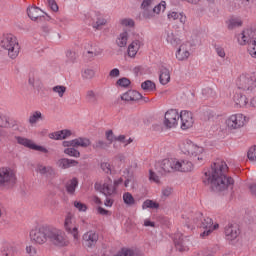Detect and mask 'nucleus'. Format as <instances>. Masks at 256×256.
Segmentation results:
<instances>
[{
  "label": "nucleus",
  "instance_id": "obj_41",
  "mask_svg": "<svg viewBox=\"0 0 256 256\" xmlns=\"http://www.w3.org/2000/svg\"><path fill=\"white\" fill-rule=\"evenodd\" d=\"M241 25H243V22L239 18H233L229 21L228 29H237V27H241Z\"/></svg>",
  "mask_w": 256,
  "mask_h": 256
},
{
  "label": "nucleus",
  "instance_id": "obj_30",
  "mask_svg": "<svg viewBox=\"0 0 256 256\" xmlns=\"http://www.w3.org/2000/svg\"><path fill=\"white\" fill-rule=\"evenodd\" d=\"M110 145H111V143H108L107 141L96 140L92 144V149H94V151H105V150H107L108 147H110Z\"/></svg>",
  "mask_w": 256,
  "mask_h": 256
},
{
  "label": "nucleus",
  "instance_id": "obj_10",
  "mask_svg": "<svg viewBox=\"0 0 256 256\" xmlns=\"http://www.w3.org/2000/svg\"><path fill=\"white\" fill-rule=\"evenodd\" d=\"M179 112L175 109L168 110L164 116V127L166 129H174L179 125Z\"/></svg>",
  "mask_w": 256,
  "mask_h": 256
},
{
  "label": "nucleus",
  "instance_id": "obj_31",
  "mask_svg": "<svg viewBox=\"0 0 256 256\" xmlns=\"http://www.w3.org/2000/svg\"><path fill=\"white\" fill-rule=\"evenodd\" d=\"M79 185V180L77 178H72L66 183V191L69 195H75V189Z\"/></svg>",
  "mask_w": 256,
  "mask_h": 256
},
{
  "label": "nucleus",
  "instance_id": "obj_7",
  "mask_svg": "<svg viewBox=\"0 0 256 256\" xmlns=\"http://www.w3.org/2000/svg\"><path fill=\"white\" fill-rule=\"evenodd\" d=\"M120 183H123L121 178L115 181L111 180V178H106L103 185L96 183L94 189L105 195V197H113L117 193V185H120Z\"/></svg>",
  "mask_w": 256,
  "mask_h": 256
},
{
  "label": "nucleus",
  "instance_id": "obj_61",
  "mask_svg": "<svg viewBox=\"0 0 256 256\" xmlns=\"http://www.w3.org/2000/svg\"><path fill=\"white\" fill-rule=\"evenodd\" d=\"M26 253L30 256H36L37 255V249L33 246H27L26 247Z\"/></svg>",
  "mask_w": 256,
  "mask_h": 256
},
{
  "label": "nucleus",
  "instance_id": "obj_56",
  "mask_svg": "<svg viewBox=\"0 0 256 256\" xmlns=\"http://www.w3.org/2000/svg\"><path fill=\"white\" fill-rule=\"evenodd\" d=\"M3 255L5 256H14L15 255V247L9 245L6 247V250L3 251Z\"/></svg>",
  "mask_w": 256,
  "mask_h": 256
},
{
  "label": "nucleus",
  "instance_id": "obj_35",
  "mask_svg": "<svg viewBox=\"0 0 256 256\" xmlns=\"http://www.w3.org/2000/svg\"><path fill=\"white\" fill-rule=\"evenodd\" d=\"M167 43H170L173 47H177V45L181 44V39H179L173 32H167L166 37Z\"/></svg>",
  "mask_w": 256,
  "mask_h": 256
},
{
  "label": "nucleus",
  "instance_id": "obj_44",
  "mask_svg": "<svg viewBox=\"0 0 256 256\" xmlns=\"http://www.w3.org/2000/svg\"><path fill=\"white\" fill-rule=\"evenodd\" d=\"M115 256H139L137 252L132 249L123 248L117 255Z\"/></svg>",
  "mask_w": 256,
  "mask_h": 256
},
{
  "label": "nucleus",
  "instance_id": "obj_27",
  "mask_svg": "<svg viewBox=\"0 0 256 256\" xmlns=\"http://www.w3.org/2000/svg\"><path fill=\"white\" fill-rule=\"evenodd\" d=\"M159 81L161 85H167L171 81V72L166 67L160 68Z\"/></svg>",
  "mask_w": 256,
  "mask_h": 256
},
{
  "label": "nucleus",
  "instance_id": "obj_46",
  "mask_svg": "<svg viewBox=\"0 0 256 256\" xmlns=\"http://www.w3.org/2000/svg\"><path fill=\"white\" fill-rule=\"evenodd\" d=\"M116 85H118L119 87L127 88L131 85V80L123 77L117 80Z\"/></svg>",
  "mask_w": 256,
  "mask_h": 256
},
{
  "label": "nucleus",
  "instance_id": "obj_45",
  "mask_svg": "<svg viewBox=\"0 0 256 256\" xmlns=\"http://www.w3.org/2000/svg\"><path fill=\"white\" fill-rule=\"evenodd\" d=\"M212 225H213V219L207 217L203 219L201 227L202 229H205V231H209Z\"/></svg>",
  "mask_w": 256,
  "mask_h": 256
},
{
  "label": "nucleus",
  "instance_id": "obj_64",
  "mask_svg": "<svg viewBox=\"0 0 256 256\" xmlns=\"http://www.w3.org/2000/svg\"><path fill=\"white\" fill-rule=\"evenodd\" d=\"M216 53L219 57H221L222 59L225 58V49H223V47L221 46H216Z\"/></svg>",
  "mask_w": 256,
  "mask_h": 256
},
{
  "label": "nucleus",
  "instance_id": "obj_5",
  "mask_svg": "<svg viewBox=\"0 0 256 256\" xmlns=\"http://www.w3.org/2000/svg\"><path fill=\"white\" fill-rule=\"evenodd\" d=\"M236 87L248 95L253 93L256 89V76L253 74H241L236 79Z\"/></svg>",
  "mask_w": 256,
  "mask_h": 256
},
{
  "label": "nucleus",
  "instance_id": "obj_39",
  "mask_svg": "<svg viewBox=\"0 0 256 256\" xmlns=\"http://www.w3.org/2000/svg\"><path fill=\"white\" fill-rule=\"evenodd\" d=\"M142 209H159V203L147 199L146 201L143 202Z\"/></svg>",
  "mask_w": 256,
  "mask_h": 256
},
{
  "label": "nucleus",
  "instance_id": "obj_47",
  "mask_svg": "<svg viewBox=\"0 0 256 256\" xmlns=\"http://www.w3.org/2000/svg\"><path fill=\"white\" fill-rule=\"evenodd\" d=\"M122 27H135V21L131 18H124L120 20Z\"/></svg>",
  "mask_w": 256,
  "mask_h": 256
},
{
  "label": "nucleus",
  "instance_id": "obj_33",
  "mask_svg": "<svg viewBox=\"0 0 256 256\" xmlns=\"http://www.w3.org/2000/svg\"><path fill=\"white\" fill-rule=\"evenodd\" d=\"M234 103L238 107H246L247 103H249V100L247 99V96L243 94H235L234 95Z\"/></svg>",
  "mask_w": 256,
  "mask_h": 256
},
{
  "label": "nucleus",
  "instance_id": "obj_54",
  "mask_svg": "<svg viewBox=\"0 0 256 256\" xmlns=\"http://www.w3.org/2000/svg\"><path fill=\"white\" fill-rule=\"evenodd\" d=\"M107 23V21L103 18H98L96 22L93 23V27L94 29H101V27H103V25H105Z\"/></svg>",
  "mask_w": 256,
  "mask_h": 256
},
{
  "label": "nucleus",
  "instance_id": "obj_25",
  "mask_svg": "<svg viewBox=\"0 0 256 256\" xmlns=\"http://www.w3.org/2000/svg\"><path fill=\"white\" fill-rule=\"evenodd\" d=\"M156 2L155 0H143L141 3V9L143 10V17L147 19V13H151L153 7H155Z\"/></svg>",
  "mask_w": 256,
  "mask_h": 256
},
{
  "label": "nucleus",
  "instance_id": "obj_3",
  "mask_svg": "<svg viewBox=\"0 0 256 256\" xmlns=\"http://www.w3.org/2000/svg\"><path fill=\"white\" fill-rule=\"evenodd\" d=\"M0 47L6 51L10 59H17L21 53L19 40L13 34H6L2 37Z\"/></svg>",
  "mask_w": 256,
  "mask_h": 256
},
{
  "label": "nucleus",
  "instance_id": "obj_60",
  "mask_svg": "<svg viewBox=\"0 0 256 256\" xmlns=\"http://www.w3.org/2000/svg\"><path fill=\"white\" fill-rule=\"evenodd\" d=\"M63 134L61 133V130L60 131H57V132H54V133H51L50 134V139H55L56 141H59L61 139H63Z\"/></svg>",
  "mask_w": 256,
  "mask_h": 256
},
{
  "label": "nucleus",
  "instance_id": "obj_36",
  "mask_svg": "<svg viewBox=\"0 0 256 256\" xmlns=\"http://www.w3.org/2000/svg\"><path fill=\"white\" fill-rule=\"evenodd\" d=\"M78 147H70V148H66L64 150L65 155H69V157H76L79 158L81 157V152H79V150H77Z\"/></svg>",
  "mask_w": 256,
  "mask_h": 256
},
{
  "label": "nucleus",
  "instance_id": "obj_42",
  "mask_svg": "<svg viewBox=\"0 0 256 256\" xmlns=\"http://www.w3.org/2000/svg\"><path fill=\"white\" fill-rule=\"evenodd\" d=\"M141 87L143 91H154L155 83H153L151 80H146L141 84Z\"/></svg>",
  "mask_w": 256,
  "mask_h": 256
},
{
  "label": "nucleus",
  "instance_id": "obj_55",
  "mask_svg": "<svg viewBox=\"0 0 256 256\" xmlns=\"http://www.w3.org/2000/svg\"><path fill=\"white\" fill-rule=\"evenodd\" d=\"M105 137H106L107 141H109L108 143H110V145L116 139L115 134H113V130L106 131Z\"/></svg>",
  "mask_w": 256,
  "mask_h": 256
},
{
  "label": "nucleus",
  "instance_id": "obj_4",
  "mask_svg": "<svg viewBox=\"0 0 256 256\" xmlns=\"http://www.w3.org/2000/svg\"><path fill=\"white\" fill-rule=\"evenodd\" d=\"M180 149L184 155H188L194 161L201 163L205 159V149L196 145L191 140H186L181 144Z\"/></svg>",
  "mask_w": 256,
  "mask_h": 256
},
{
  "label": "nucleus",
  "instance_id": "obj_59",
  "mask_svg": "<svg viewBox=\"0 0 256 256\" xmlns=\"http://www.w3.org/2000/svg\"><path fill=\"white\" fill-rule=\"evenodd\" d=\"M74 207H76V209H78V211H83V212L87 211V205H85L81 202L75 201L74 202Z\"/></svg>",
  "mask_w": 256,
  "mask_h": 256
},
{
  "label": "nucleus",
  "instance_id": "obj_51",
  "mask_svg": "<svg viewBox=\"0 0 256 256\" xmlns=\"http://www.w3.org/2000/svg\"><path fill=\"white\" fill-rule=\"evenodd\" d=\"M101 53H103V51H101L100 49H92L87 51V55L90 59H93V57H99Z\"/></svg>",
  "mask_w": 256,
  "mask_h": 256
},
{
  "label": "nucleus",
  "instance_id": "obj_37",
  "mask_svg": "<svg viewBox=\"0 0 256 256\" xmlns=\"http://www.w3.org/2000/svg\"><path fill=\"white\" fill-rule=\"evenodd\" d=\"M174 243L177 251H179L180 253L189 251V248L183 243V238H179V240L175 239Z\"/></svg>",
  "mask_w": 256,
  "mask_h": 256
},
{
  "label": "nucleus",
  "instance_id": "obj_50",
  "mask_svg": "<svg viewBox=\"0 0 256 256\" xmlns=\"http://www.w3.org/2000/svg\"><path fill=\"white\" fill-rule=\"evenodd\" d=\"M247 157H248L249 161H256V146H252L248 150Z\"/></svg>",
  "mask_w": 256,
  "mask_h": 256
},
{
  "label": "nucleus",
  "instance_id": "obj_24",
  "mask_svg": "<svg viewBox=\"0 0 256 256\" xmlns=\"http://www.w3.org/2000/svg\"><path fill=\"white\" fill-rule=\"evenodd\" d=\"M167 3L165 1H162L159 4H155L152 8V11L150 13H146V19H153L155 15H159L161 11H165Z\"/></svg>",
  "mask_w": 256,
  "mask_h": 256
},
{
  "label": "nucleus",
  "instance_id": "obj_1",
  "mask_svg": "<svg viewBox=\"0 0 256 256\" xmlns=\"http://www.w3.org/2000/svg\"><path fill=\"white\" fill-rule=\"evenodd\" d=\"M227 171H229L227 163L221 159H217L211 168L204 173L202 181L204 185L210 187L216 193L233 189L235 180L227 177Z\"/></svg>",
  "mask_w": 256,
  "mask_h": 256
},
{
  "label": "nucleus",
  "instance_id": "obj_58",
  "mask_svg": "<svg viewBox=\"0 0 256 256\" xmlns=\"http://www.w3.org/2000/svg\"><path fill=\"white\" fill-rule=\"evenodd\" d=\"M102 171H104V173H111V164L107 163V162H103L100 165Z\"/></svg>",
  "mask_w": 256,
  "mask_h": 256
},
{
  "label": "nucleus",
  "instance_id": "obj_18",
  "mask_svg": "<svg viewBox=\"0 0 256 256\" xmlns=\"http://www.w3.org/2000/svg\"><path fill=\"white\" fill-rule=\"evenodd\" d=\"M189 49V42L182 43L178 50L176 51V59L178 61H187L191 55Z\"/></svg>",
  "mask_w": 256,
  "mask_h": 256
},
{
  "label": "nucleus",
  "instance_id": "obj_15",
  "mask_svg": "<svg viewBox=\"0 0 256 256\" xmlns=\"http://www.w3.org/2000/svg\"><path fill=\"white\" fill-rule=\"evenodd\" d=\"M179 117L181 119V129H183L185 131V130L191 129V127H193L195 120H193V114L191 112L183 110L179 114Z\"/></svg>",
  "mask_w": 256,
  "mask_h": 256
},
{
  "label": "nucleus",
  "instance_id": "obj_38",
  "mask_svg": "<svg viewBox=\"0 0 256 256\" xmlns=\"http://www.w3.org/2000/svg\"><path fill=\"white\" fill-rule=\"evenodd\" d=\"M53 93H57L58 97L63 98L67 93V87L63 85H57L52 88Z\"/></svg>",
  "mask_w": 256,
  "mask_h": 256
},
{
  "label": "nucleus",
  "instance_id": "obj_32",
  "mask_svg": "<svg viewBox=\"0 0 256 256\" xmlns=\"http://www.w3.org/2000/svg\"><path fill=\"white\" fill-rule=\"evenodd\" d=\"M39 121H43V114L41 113V111H35L29 116V125H37Z\"/></svg>",
  "mask_w": 256,
  "mask_h": 256
},
{
  "label": "nucleus",
  "instance_id": "obj_28",
  "mask_svg": "<svg viewBox=\"0 0 256 256\" xmlns=\"http://www.w3.org/2000/svg\"><path fill=\"white\" fill-rule=\"evenodd\" d=\"M167 17H168L169 21H177V19H179V22L182 25H185V23H187V16H185L181 13L169 12Z\"/></svg>",
  "mask_w": 256,
  "mask_h": 256
},
{
  "label": "nucleus",
  "instance_id": "obj_52",
  "mask_svg": "<svg viewBox=\"0 0 256 256\" xmlns=\"http://www.w3.org/2000/svg\"><path fill=\"white\" fill-rule=\"evenodd\" d=\"M57 165L60 169H69L68 158L58 160Z\"/></svg>",
  "mask_w": 256,
  "mask_h": 256
},
{
  "label": "nucleus",
  "instance_id": "obj_43",
  "mask_svg": "<svg viewBox=\"0 0 256 256\" xmlns=\"http://www.w3.org/2000/svg\"><path fill=\"white\" fill-rule=\"evenodd\" d=\"M123 201L126 205H135V198L129 192L123 194Z\"/></svg>",
  "mask_w": 256,
  "mask_h": 256
},
{
  "label": "nucleus",
  "instance_id": "obj_13",
  "mask_svg": "<svg viewBox=\"0 0 256 256\" xmlns=\"http://www.w3.org/2000/svg\"><path fill=\"white\" fill-rule=\"evenodd\" d=\"M64 229L74 237L75 241L79 239V229L73 224V214H67L64 221Z\"/></svg>",
  "mask_w": 256,
  "mask_h": 256
},
{
  "label": "nucleus",
  "instance_id": "obj_34",
  "mask_svg": "<svg viewBox=\"0 0 256 256\" xmlns=\"http://www.w3.org/2000/svg\"><path fill=\"white\" fill-rule=\"evenodd\" d=\"M127 41H129V33L122 32L116 39V45H118V47H127Z\"/></svg>",
  "mask_w": 256,
  "mask_h": 256
},
{
  "label": "nucleus",
  "instance_id": "obj_26",
  "mask_svg": "<svg viewBox=\"0 0 256 256\" xmlns=\"http://www.w3.org/2000/svg\"><path fill=\"white\" fill-rule=\"evenodd\" d=\"M85 99L89 105H99V94L94 90H88Z\"/></svg>",
  "mask_w": 256,
  "mask_h": 256
},
{
  "label": "nucleus",
  "instance_id": "obj_11",
  "mask_svg": "<svg viewBox=\"0 0 256 256\" xmlns=\"http://www.w3.org/2000/svg\"><path fill=\"white\" fill-rule=\"evenodd\" d=\"M246 117L243 114H233L226 120L228 129H241L244 127Z\"/></svg>",
  "mask_w": 256,
  "mask_h": 256
},
{
  "label": "nucleus",
  "instance_id": "obj_12",
  "mask_svg": "<svg viewBox=\"0 0 256 256\" xmlns=\"http://www.w3.org/2000/svg\"><path fill=\"white\" fill-rule=\"evenodd\" d=\"M63 147H82L87 149V147H91V140L87 137H78L70 141H64Z\"/></svg>",
  "mask_w": 256,
  "mask_h": 256
},
{
  "label": "nucleus",
  "instance_id": "obj_63",
  "mask_svg": "<svg viewBox=\"0 0 256 256\" xmlns=\"http://www.w3.org/2000/svg\"><path fill=\"white\" fill-rule=\"evenodd\" d=\"M171 193H173V188H171V187H169V186L164 187V188L162 189V195H163L164 197H169V195H171Z\"/></svg>",
  "mask_w": 256,
  "mask_h": 256
},
{
  "label": "nucleus",
  "instance_id": "obj_17",
  "mask_svg": "<svg viewBox=\"0 0 256 256\" xmlns=\"http://www.w3.org/2000/svg\"><path fill=\"white\" fill-rule=\"evenodd\" d=\"M224 233L228 241H235L241 234V230H239V225L237 224H228L225 227Z\"/></svg>",
  "mask_w": 256,
  "mask_h": 256
},
{
  "label": "nucleus",
  "instance_id": "obj_20",
  "mask_svg": "<svg viewBox=\"0 0 256 256\" xmlns=\"http://www.w3.org/2000/svg\"><path fill=\"white\" fill-rule=\"evenodd\" d=\"M18 127L17 120H11V118L5 114H0V129H16Z\"/></svg>",
  "mask_w": 256,
  "mask_h": 256
},
{
  "label": "nucleus",
  "instance_id": "obj_8",
  "mask_svg": "<svg viewBox=\"0 0 256 256\" xmlns=\"http://www.w3.org/2000/svg\"><path fill=\"white\" fill-rule=\"evenodd\" d=\"M48 241L56 247H67L69 245L67 235H65L63 230L55 227L48 228Z\"/></svg>",
  "mask_w": 256,
  "mask_h": 256
},
{
  "label": "nucleus",
  "instance_id": "obj_40",
  "mask_svg": "<svg viewBox=\"0 0 256 256\" xmlns=\"http://www.w3.org/2000/svg\"><path fill=\"white\" fill-rule=\"evenodd\" d=\"M95 77V70L86 68L82 71V79L91 80Z\"/></svg>",
  "mask_w": 256,
  "mask_h": 256
},
{
  "label": "nucleus",
  "instance_id": "obj_48",
  "mask_svg": "<svg viewBox=\"0 0 256 256\" xmlns=\"http://www.w3.org/2000/svg\"><path fill=\"white\" fill-rule=\"evenodd\" d=\"M248 53L251 55L254 59H256V39L253 40L250 45H248Z\"/></svg>",
  "mask_w": 256,
  "mask_h": 256
},
{
  "label": "nucleus",
  "instance_id": "obj_49",
  "mask_svg": "<svg viewBox=\"0 0 256 256\" xmlns=\"http://www.w3.org/2000/svg\"><path fill=\"white\" fill-rule=\"evenodd\" d=\"M216 229H219V224H212L209 230H205L200 234V237H209Z\"/></svg>",
  "mask_w": 256,
  "mask_h": 256
},
{
  "label": "nucleus",
  "instance_id": "obj_53",
  "mask_svg": "<svg viewBox=\"0 0 256 256\" xmlns=\"http://www.w3.org/2000/svg\"><path fill=\"white\" fill-rule=\"evenodd\" d=\"M66 57H67L68 61H70V63H75V61L77 59V54L71 50H68L66 52Z\"/></svg>",
  "mask_w": 256,
  "mask_h": 256
},
{
  "label": "nucleus",
  "instance_id": "obj_9",
  "mask_svg": "<svg viewBox=\"0 0 256 256\" xmlns=\"http://www.w3.org/2000/svg\"><path fill=\"white\" fill-rule=\"evenodd\" d=\"M30 240L35 245H45L49 241V226H40L30 231Z\"/></svg>",
  "mask_w": 256,
  "mask_h": 256
},
{
  "label": "nucleus",
  "instance_id": "obj_16",
  "mask_svg": "<svg viewBox=\"0 0 256 256\" xmlns=\"http://www.w3.org/2000/svg\"><path fill=\"white\" fill-rule=\"evenodd\" d=\"M239 45H250L252 41H255V30L246 29L237 37Z\"/></svg>",
  "mask_w": 256,
  "mask_h": 256
},
{
  "label": "nucleus",
  "instance_id": "obj_29",
  "mask_svg": "<svg viewBox=\"0 0 256 256\" xmlns=\"http://www.w3.org/2000/svg\"><path fill=\"white\" fill-rule=\"evenodd\" d=\"M141 48V41L135 40L128 46V55L130 57H135L137 55V52Z\"/></svg>",
  "mask_w": 256,
  "mask_h": 256
},
{
  "label": "nucleus",
  "instance_id": "obj_22",
  "mask_svg": "<svg viewBox=\"0 0 256 256\" xmlns=\"http://www.w3.org/2000/svg\"><path fill=\"white\" fill-rule=\"evenodd\" d=\"M36 173H39L42 177H55V169L51 166H45L43 164H37Z\"/></svg>",
  "mask_w": 256,
  "mask_h": 256
},
{
  "label": "nucleus",
  "instance_id": "obj_2",
  "mask_svg": "<svg viewBox=\"0 0 256 256\" xmlns=\"http://www.w3.org/2000/svg\"><path fill=\"white\" fill-rule=\"evenodd\" d=\"M175 171H180V173H189L193 171V163L189 160H178V159H164L159 163L158 173L160 175H167V173H175Z\"/></svg>",
  "mask_w": 256,
  "mask_h": 256
},
{
  "label": "nucleus",
  "instance_id": "obj_14",
  "mask_svg": "<svg viewBox=\"0 0 256 256\" xmlns=\"http://www.w3.org/2000/svg\"><path fill=\"white\" fill-rule=\"evenodd\" d=\"M16 141L19 145H23L24 147H27L28 149H33V151H40L41 153H48V150L45 147L39 146V145L33 143V141H31L30 139H27V138H24L21 136H17Z\"/></svg>",
  "mask_w": 256,
  "mask_h": 256
},
{
  "label": "nucleus",
  "instance_id": "obj_23",
  "mask_svg": "<svg viewBox=\"0 0 256 256\" xmlns=\"http://www.w3.org/2000/svg\"><path fill=\"white\" fill-rule=\"evenodd\" d=\"M122 101H139L140 99H143V95L135 90H129L128 92L124 93L121 96Z\"/></svg>",
  "mask_w": 256,
  "mask_h": 256
},
{
  "label": "nucleus",
  "instance_id": "obj_21",
  "mask_svg": "<svg viewBox=\"0 0 256 256\" xmlns=\"http://www.w3.org/2000/svg\"><path fill=\"white\" fill-rule=\"evenodd\" d=\"M27 15L32 21H38V19H43L47 13L43 12L41 8L33 6L27 9Z\"/></svg>",
  "mask_w": 256,
  "mask_h": 256
},
{
  "label": "nucleus",
  "instance_id": "obj_6",
  "mask_svg": "<svg viewBox=\"0 0 256 256\" xmlns=\"http://www.w3.org/2000/svg\"><path fill=\"white\" fill-rule=\"evenodd\" d=\"M17 184V174L9 167L0 168V188L13 189Z\"/></svg>",
  "mask_w": 256,
  "mask_h": 256
},
{
  "label": "nucleus",
  "instance_id": "obj_62",
  "mask_svg": "<svg viewBox=\"0 0 256 256\" xmlns=\"http://www.w3.org/2000/svg\"><path fill=\"white\" fill-rule=\"evenodd\" d=\"M119 75H121V71H119L118 68H114L109 72V77H111L112 79H114L115 77H119Z\"/></svg>",
  "mask_w": 256,
  "mask_h": 256
},
{
  "label": "nucleus",
  "instance_id": "obj_57",
  "mask_svg": "<svg viewBox=\"0 0 256 256\" xmlns=\"http://www.w3.org/2000/svg\"><path fill=\"white\" fill-rule=\"evenodd\" d=\"M48 7H50V9L54 11V13H57V11H59V5H57V2L55 0H48Z\"/></svg>",
  "mask_w": 256,
  "mask_h": 256
},
{
  "label": "nucleus",
  "instance_id": "obj_19",
  "mask_svg": "<svg viewBox=\"0 0 256 256\" xmlns=\"http://www.w3.org/2000/svg\"><path fill=\"white\" fill-rule=\"evenodd\" d=\"M97 241H99V235L93 231H88L83 235V243L88 248L95 247Z\"/></svg>",
  "mask_w": 256,
  "mask_h": 256
}]
</instances>
